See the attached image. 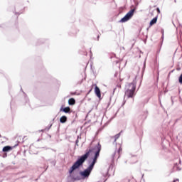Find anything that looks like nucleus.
I'll return each mask as SVG.
<instances>
[{"mask_svg": "<svg viewBox=\"0 0 182 182\" xmlns=\"http://www.w3.org/2000/svg\"><path fill=\"white\" fill-rule=\"evenodd\" d=\"M134 11H136V9H131L125 16L124 18H122L120 20V22H127V21H129L132 16L133 15H134Z\"/></svg>", "mask_w": 182, "mask_h": 182, "instance_id": "obj_4", "label": "nucleus"}, {"mask_svg": "<svg viewBox=\"0 0 182 182\" xmlns=\"http://www.w3.org/2000/svg\"><path fill=\"white\" fill-rule=\"evenodd\" d=\"M60 112H64V113H70V107H66L65 108H61Z\"/></svg>", "mask_w": 182, "mask_h": 182, "instance_id": "obj_9", "label": "nucleus"}, {"mask_svg": "<svg viewBox=\"0 0 182 182\" xmlns=\"http://www.w3.org/2000/svg\"><path fill=\"white\" fill-rule=\"evenodd\" d=\"M60 123H66V122H68V117L65 115L62 116L60 118Z\"/></svg>", "mask_w": 182, "mask_h": 182, "instance_id": "obj_10", "label": "nucleus"}, {"mask_svg": "<svg viewBox=\"0 0 182 182\" xmlns=\"http://www.w3.org/2000/svg\"><path fill=\"white\" fill-rule=\"evenodd\" d=\"M173 182H176V180H174Z\"/></svg>", "mask_w": 182, "mask_h": 182, "instance_id": "obj_17", "label": "nucleus"}, {"mask_svg": "<svg viewBox=\"0 0 182 182\" xmlns=\"http://www.w3.org/2000/svg\"><path fill=\"white\" fill-rule=\"evenodd\" d=\"M156 11H157L158 14H160V9L157 8Z\"/></svg>", "mask_w": 182, "mask_h": 182, "instance_id": "obj_14", "label": "nucleus"}, {"mask_svg": "<svg viewBox=\"0 0 182 182\" xmlns=\"http://www.w3.org/2000/svg\"><path fill=\"white\" fill-rule=\"evenodd\" d=\"M94 149L97 150V151L95 152V155L94 156L92 162L88 168H87L85 170L80 173V176H82V177H84L85 178H87V177H89V176H90V173H92V170H93V167H95V164H96L97 161V159L99 158V156L100 154V150H102V145H100V143L98 142Z\"/></svg>", "mask_w": 182, "mask_h": 182, "instance_id": "obj_1", "label": "nucleus"}, {"mask_svg": "<svg viewBox=\"0 0 182 182\" xmlns=\"http://www.w3.org/2000/svg\"><path fill=\"white\" fill-rule=\"evenodd\" d=\"M12 146H4V148H3V151L4 152V153H6V152H8V151H11V150H12Z\"/></svg>", "mask_w": 182, "mask_h": 182, "instance_id": "obj_8", "label": "nucleus"}, {"mask_svg": "<svg viewBox=\"0 0 182 182\" xmlns=\"http://www.w3.org/2000/svg\"><path fill=\"white\" fill-rule=\"evenodd\" d=\"M178 82L181 85H182V74L179 76Z\"/></svg>", "mask_w": 182, "mask_h": 182, "instance_id": "obj_13", "label": "nucleus"}, {"mask_svg": "<svg viewBox=\"0 0 182 182\" xmlns=\"http://www.w3.org/2000/svg\"><path fill=\"white\" fill-rule=\"evenodd\" d=\"M181 70V68H176V70Z\"/></svg>", "mask_w": 182, "mask_h": 182, "instance_id": "obj_15", "label": "nucleus"}, {"mask_svg": "<svg viewBox=\"0 0 182 182\" xmlns=\"http://www.w3.org/2000/svg\"><path fill=\"white\" fill-rule=\"evenodd\" d=\"M68 105H70V106H73V105H76V100L74 98L69 99Z\"/></svg>", "mask_w": 182, "mask_h": 182, "instance_id": "obj_7", "label": "nucleus"}, {"mask_svg": "<svg viewBox=\"0 0 182 182\" xmlns=\"http://www.w3.org/2000/svg\"><path fill=\"white\" fill-rule=\"evenodd\" d=\"M132 88L131 89H128L126 92H125V96H127L128 98H133L134 97V92H136V85H134V84H132Z\"/></svg>", "mask_w": 182, "mask_h": 182, "instance_id": "obj_3", "label": "nucleus"}, {"mask_svg": "<svg viewBox=\"0 0 182 182\" xmlns=\"http://www.w3.org/2000/svg\"><path fill=\"white\" fill-rule=\"evenodd\" d=\"M93 87H95V93L96 96H97V97L99 99H100V97H102V93L100 92V88H99V87H97V85H96V84H93L91 86V89L88 92V95H89V93H90V92H92V90H93Z\"/></svg>", "mask_w": 182, "mask_h": 182, "instance_id": "obj_5", "label": "nucleus"}, {"mask_svg": "<svg viewBox=\"0 0 182 182\" xmlns=\"http://www.w3.org/2000/svg\"><path fill=\"white\" fill-rule=\"evenodd\" d=\"M93 151V149H89L84 155H82L70 168L69 174H72L76 168H79L80 166H82V164L87 160V157L90 155V153Z\"/></svg>", "mask_w": 182, "mask_h": 182, "instance_id": "obj_2", "label": "nucleus"}, {"mask_svg": "<svg viewBox=\"0 0 182 182\" xmlns=\"http://www.w3.org/2000/svg\"><path fill=\"white\" fill-rule=\"evenodd\" d=\"M0 137H2V135L0 134Z\"/></svg>", "mask_w": 182, "mask_h": 182, "instance_id": "obj_16", "label": "nucleus"}, {"mask_svg": "<svg viewBox=\"0 0 182 182\" xmlns=\"http://www.w3.org/2000/svg\"><path fill=\"white\" fill-rule=\"evenodd\" d=\"M122 151H123V149L122 148V146H119V149L117 151L119 157H120V154H122Z\"/></svg>", "mask_w": 182, "mask_h": 182, "instance_id": "obj_12", "label": "nucleus"}, {"mask_svg": "<svg viewBox=\"0 0 182 182\" xmlns=\"http://www.w3.org/2000/svg\"><path fill=\"white\" fill-rule=\"evenodd\" d=\"M154 23H157V16L154 17L149 23V26H153V25H154Z\"/></svg>", "mask_w": 182, "mask_h": 182, "instance_id": "obj_11", "label": "nucleus"}, {"mask_svg": "<svg viewBox=\"0 0 182 182\" xmlns=\"http://www.w3.org/2000/svg\"><path fill=\"white\" fill-rule=\"evenodd\" d=\"M120 134H122V131L119 133L117 134L116 135L111 136V139H114V143H116L117 141V139H119Z\"/></svg>", "mask_w": 182, "mask_h": 182, "instance_id": "obj_6", "label": "nucleus"}]
</instances>
